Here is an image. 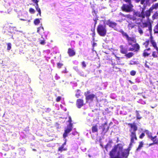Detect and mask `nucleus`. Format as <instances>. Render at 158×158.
Wrapping results in <instances>:
<instances>
[{"mask_svg":"<svg viewBox=\"0 0 158 158\" xmlns=\"http://www.w3.org/2000/svg\"><path fill=\"white\" fill-rule=\"evenodd\" d=\"M145 1V0H141L140 1V3L142 4H143Z\"/></svg>","mask_w":158,"mask_h":158,"instance_id":"52","label":"nucleus"},{"mask_svg":"<svg viewBox=\"0 0 158 158\" xmlns=\"http://www.w3.org/2000/svg\"><path fill=\"white\" fill-rule=\"evenodd\" d=\"M157 136L155 135L154 136H152L149 139H150L153 142H155L157 143H158V139H157Z\"/></svg>","mask_w":158,"mask_h":158,"instance_id":"25","label":"nucleus"},{"mask_svg":"<svg viewBox=\"0 0 158 158\" xmlns=\"http://www.w3.org/2000/svg\"><path fill=\"white\" fill-rule=\"evenodd\" d=\"M152 20H154L158 18V13L157 11L155 12L153 15H152Z\"/></svg>","mask_w":158,"mask_h":158,"instance_id":"29","label":"nucleus"},{"mask_svg":"<svg viewBox=\"0 0 158 158\" xmlns=\"http://www.w3.org/2000/svg\"><path fill=\"white\" fill-rule=\"evenodd\" d=\"M85 99L87 102L89 101L92 102L94 98H97L96 96L94 94H89V95H86L85 94Z\"/></svg>","mask_w":158,"mask_h":158,"instance_id":"12","label":"nucleus"},{"mask_svg":"<svg viewBox=\"0 0 158 158\" xmlns=\"http://www.w3.org/2000/svg\"><path fill=\"white\" fill-rule=\"evenodd\" d=\"M154 33H158V22L154 27Z\"/></svg>","mask_w":158,"mask_h":158,"instance_id":"30","label":"nucleus"},{"mask_svg":"<svg viewBox=\"0 0 158 158\" xmlns=\"http://www.w3.org/2000/svg\"><path fill=\"white\" fill-rule=\"evenodd\" d=\"M145 135L143 132H142L139 136V138L142 139L144 137Z\"/></svg>","mask_w":158,"mask_h":158,"instance_id":"40","label":"nucleus"},{"mask_svg":"<svg viewBox=\"0 0 158 158\" xmlns=\"http://www.w3.org/2000/svg\"><path fill=\"white\" fill-rule=\"evenodd\" d=\"M128 81L129 82H130L131 84H133V82L130 80H128Z\"/></svg>","mask_w":158,"mask_h":158,"instance_id":"57","label":"nucleus"},{"mask_svg":"<svg viewBox=\"0 0 158 158\" xmlns=\"http://www.w3.org/2000/svg\"><path fill=\"white\" fill-rule=\"evenodd\" d=\"M130 142L129 145L131 146L133 143H135L134 141L135 140H137V138L136 132H132L130 133Z\"/></svg>","mask_w":158,"mask_h":158,"instance_id":"7","label":"nucleus"},{"mask_svg":"<svg viewBox=\"0 0 158 158\" xmlns=\"http://www.w3.org/2000/svg\"><path fill=\"white\" fill-rule=\"evenodd\" d=\"M76 105L78 108H81L84 105L83 100L81 99H77L76 101Z\"/></svg>","mask_w":158,"mask_h":158,"instance_id":"15","label":"nucleus"},{"mask_svg":"<svg viewBox=\"0 0 158 158\" xmlns=\"http://www.w3.org/2000/svg\"><path fill=\"white\" fill-rule=\"evenodd\" d=\"M21 20H23V21L25 20H24V19H21Z\"/></svg>","mask_w":158,"mask_h":158,"instance_id":"64","label":"nucleus"},{"mask_svg":"<svg viewBox=\"0 0 158 158\" xmlns=\"http://www.w3.org/2000/svg\"><path fill=\"white\" fill-rule=\"evenodd\" d=\"M149 40H146L143 44V45H144L146 48H147L149 45Z\"/></svg>","mask_w":158,"mask_h":158,"instance_id":"35","label":"nucleus"},{"mask_svg":"<svg viewBox=\"0 0 158 158\" xmlns=\"http://www.w3.org/2000/svg\"><path fill=\"white\" fill-rule=\"evenodd\" d=\"M47 110L48 111H50L51 110V109L50 108H48L47 109Z\"/></svg>","mask_w":158,"mask_h":158,"instance_id":"59","label":"nucleus"},{"mask_svg":"<svg viewBox=\"0 0 158 158\" xmlns=\"http://www.w3.org/2000/svg\"><path fill=\"white\" fill-rule=\"evenodd\" d=\"M136 73V72L135 70H132L130 72V75L132 76H135Z\"/></svg>","mask_w":158,"mask_h":158,"instance_id":"38","label":"nucleus"},{"mask_svg":"<svg viewBox=\"0 0 158 158\" xmlns=\"http://www.w3.org/2000/svg\"><path fill=\"white\" fill-rule=\"evenodd\" d=\"M119 48H120V52L122 54H125L127 53V48H125L123 45H121L119 46Z\"/></svg>","mask_w":158,"mask_h":158,"instance_id":"16","label":"nucleus"},{"mask_svg":"<svg viewBox=\"0 0 158 158\" xmlns=\"http://www.w3.org/2000/svg\"><path fill=\"white\" fill-rule=\"evenodd\" d=\"M154 144H158V143H157L156 142V143L155 142H153V143H150L149 145V146H151Z\"/></svg>","mask_w":158,"mask_h":158,"instance_id":"46","label":"nucleus"},{"mask_svg":"<svg viewBox=\"0 0 158 158\" xmlns=\"http://www.w3.org/2000/svg\"><path fill=\"white\" fill-rule=\"evenodd\" d=\"M136 118L137 119H140L142 118V117L140 116L139 112L138 111H136Z\"/></svg>","mask_w":158,"mask_h":158,"instance_id":"34","label":"nucleus"},{"mask_svg":"<svg viewBox=\"0 0 158 158\" xmlns=\"http://www.w3.org/2000/svg\"><path fill=\"white\" fill-rule=\"evenodd\" d=\"M128 23L127 25V27L129 29H132L135 27L136 26V25L135 24L134 22H132L131 21L130 22H128Z\"/></svg>","mask_w":158,"mask_h":158,"instance_id":"17","label":"nucleus"},{"mask_svg":"<svg viewBox=\"0 0 158 158\" xmlns=\"http://www.w3.org/2000/svg\"><path fill=\"white\" fill-rule=\"evenodd\" d=\"M40 23V21L39 19H36L34 20V23L35 25H38Z\"/></svg>","mask_w":158,"mask_h":158,"instance_id":"31","label":"nucleus"},{"mask_svg":"<svg viewBox=\"0 0 158 158\" xmlns=\"http://www.w3.org/2000/svg\"><path fill=\"white\" fill-rule=\"evenodd\" d=\"M94 27H95L96 25V24L97 23V19H94Z\"/></svg>","mask_w":158,"mask_h":158,"instance_id":"49","label":"nucleus"},{"mask_svg":"<svg viewBox=\"0 0 158 158\" xmlns=\"http://www.w3.org/2000/svg\"><path fill=\"white\" fill-rule=\"evenodd\" d=\"M146 50H145L143 51V56L144 57H145L147 56H148L150 55V53L147 52L146 51Z\"/></svg>","mask_w":158,"mask_h":158,"instance_id":"32","label":"nucleus"},{"mask_svg":"<svg viewBox=\"0 0 158 158\" xmlns=\"http://www.w3.org/2000/svg\"><path fill=\"white\" fill-rule=\"evenodd\" d=\"M134 55V54L132 52H129L125 54V56L128 58L131 57Z\"/></svg>","mask_w":158,"mask_h":158,"instance_id":"28","label":"nucleus"},{"mask_svg":"<svg viewBox=\"0 0 158 158\" xmlns=\"http://www.w3.org/2000/svg\"><path fill=\"white\" fill-rule=\"evenodd\" d=\"M29 11L31 14H34L35 13V10L34 9L32 8H30L29 9Z\"/></svg>","mask_w":158,"mask_h":158,"instance_id":"36","label":"nucleus"},{"mask_svg":"<svg viewBox=\"0 0 158 158\" xmlns=\"http://www.w3.org/2000/svg\"><path fill=\"white\" fill-rule=\"evenodd\" d=\"M97 32L101 36H105L107 33V29L106 25L99 24L97 27Z\"/></svg>","mask_w":158,"mask_h":158,"instance_id":"5","label":"nucleus"},{"mask_svg":"<svg viewBox=\"0 0 158 158\" xmlns=\"http://www.w3.org/2000/svg\"><path fill=\"white\" fill-rule=\"evenodd\" d=\"M144 132L146 134L148 139L152 136V133L148 130H145Z\"/></svg>","mask_w":158,"mask_h":158,"instance_id":"19","label":"nucleus"},{"mask_svg":"<svg viewBox=\"0 0 158 158\" xmlns=\"http://www.w3.org/2000/svg\"><path fill=\"white\" fill-rule=\"evenodd\" d=\"M90 92L89 91H87L86 92H85L84 93V95L85 96V94L86 95H89L90 94Z\"/></svg>","mask_w":158,"mask_h":158,"instance_id":"48","label":"nucleus"},{"mask_svg":"<svg viewBox=\"0 0 158 158\" xmlns=\"http://www.w3.org/2000/svg\"><path fill=\"white\" fill-rule=\"evenodd\" d=\"M67 150L66 148H64L63 145H61L58 149V151L61 152L63 151H65Z\"/></svg>","mask_w":158,"mask_h":158,"instance_id":"26","label":"nucleus"},{"mask_svg":"<svg viewBox=\"0 0 158 158\" xmlns=\"http://www.w3.org/2000/svg\"><path fill=\"white\" fill-rule=\"evenodd\" d=\"M35 8L36 10L38 12V14H39L40 15V16H41V10H40V8L39 7L38 3H35Z\"/></svg>","mask_w":158,"mask_h":158,"instance_id":"24","label":"nucleus"},{"mask_svg":"<svg viewBox=\"0 0 158 158\" xmlns=\"http://www.w3.org/2000/svg\"><path fill=\"white\" fill-rule=\"evenodd\" d=\"M144 65L146 67L148 68H149V66L147 64V62H146L145 63Z\"/></svg>","mask_w":158,"mask_h":158,"instance_id":"50","label":"nucleus"},{"mask_svg":"<svg viewBox=\"0 0 158 158\" xmlns=\"http://www.w3.org/2000/svg\"><path fill=\"white\" fill-rule=\"evenodd\" d=\"M157 9H158V2L153 4L148 10L144 11L143 10L140 13L139 12L136 15L137 16L142 18V19H144L145 17H146V21H144L145 22L142 23L143 26H141L143 28L148 27V30L150 32H151L152 30V22L149 19V17L151 15V13L152 12L153 10Z\"/></svg>","mask_w":158,"mask_h":158,"instance_id":"1","label":"nucleus"},{"mask_svg":"<svg viewBox=\"0 0 158 158\" xmlns=\"http://www.w3.org/2000/svg\"><path fill=\"white\" fill-rule=\"evenodd\" d=\"M150 48H149L146 50H147V51H149V50H150Z\"/></svg>","mask_w":158,"mask_h":158,"instance_id":"61","label":"nucleus"},{"mask_svg":"<svg viewBox=\"0 0 158 158\" xmlns=\"http://www.w3.org/2000/svg\"><path fill=\"white\" fill-rule=\"evenodd\" d=\"M34 3H38L39 0H31Z\"/></svg>","mask_w":158,"mask_h":158,"instance_id":"47","label":"nucleus"},{"mask_svg":"<svg viewBox=\"0 0 158 158\" xmlns=\"http://www.w3.org/2000/svg\"><path fill=\"white\" fill-rule=\"evenodd\" d=\"M66 144V142H65L62 145H63L64 146Z\"/></svg>","mask_w":158,"mask_h":158,"instance_id":"56","label":"nucleus"},{"mask_svg":"<svg viewBox=\"0 0 158 158\" xmlns=\"http://www.w3.org/2000/svg\"><path fill=\"white\" fill-rule=\"evenodd\" d=\"M80 96V94H75L76 97L77 98H78Z\"/></svg>","mask_w":158,"mask_h":158,"instance_id":"51","label":"nucleus"},{"mask_svg":"<svg viewBox=\"0 0 158 158\" xmlns=\"http://www.w3.org/2000/svg\"><path fill=\"white\" fill-rule=\"evenodd\" d=\"M61 98L60 96H58L57 97V98L56 99V101L57 102H59L61 99Z\"/></svg>","mask_w":158,"mask_h":158,"instance_id":"43","label":"nucleus"},{"mask_svg":"<svg viewBox=\"0 0 158 158\" xmlns=\"http://www.w3.org/2000/svg\"><path fill=\"white\" fill-rule=\"evenodd\" d=\"M57 67L59 68H60L63 65V64L58 63L57 64Z\"/></svg>","mask_w":158,"mask_h":158,"instance_id":"42","label":"nucleus"},{"mask_svg":"<svg viewBox=\"0 0 158 158\" xmlns=\"http://www.w3.org/2000/svg\"><path fill=\"white\" fill-rule=\"evenodd\" d=\"M143 19H141V20H136L134 22L136 24L139 25L141 24V22L142 21Z\"/></svg>","mask_w":158,"mask_h":158,"instance_id":"33","label":"nucleus"},{"mask_svg":"<svg viewBox=\"0 0 158 158\" xmlns=\"http://www.w3.org/2000/svg\"><path fill=\"white\" fill-rule=\"evenodd\" d=\"M128 4H123L121 7L122 10L124 12L129 13L132 11L133 6L132 4V0H123Z\"/></svg>","mask_w":158,"mask_h":158,"instance_id":"3","label":"nucleus"},{"mask_svg":"<svg viewBox=\"0 0 158 158\" xmlns=\"http://www.w3.org/2000/svg\"><path fill=\"white\" fill-rule=\"evenodd\" d=\"M67 53L70 57L76 55L75 51L73 48H69L68 49Z\"/></svg>","mask_w":158,"mask_h":158,"instance_id":"13","label":"nucleus"},{"mask_svg":"<svg viewBox=\"0 0 158 158\" xmlns=\"http://www.w3.org/2000/svg\"><path fill=\"white\" fill-rule=\"evenodd\" d=\"M144 144L143 141H141L139 143V145L136 149V151H138L141 150V148L143 147Z\"/></svg>","mask_w":158,"mask_h":158,"instance_id":"20","label":"nucleus"},{"mask_svg":"<svg viewBox=\"0 0 158 158\" xmlns=\"http://www.w3.org/2000/svg\"><path fill=\"white\" fill-rule=\"evenodd\" d=\"M106 24L110 27L114 28V29H115V28L116 27L117 24L116 23L113 22L110 19L107 20L106 21Z\"/></svg>","mask_w":158,"mask_h":158,"instance_id":"11","label":"nucleus"},{"mask_svg":"<svg viewBox=\"0 0 158 158\" xmlns=\"http://www.w3.org/2000/svg\"><path fill=\"white\" fill-rule=\"evenodd\" d=\"M119 32L122 34L123 37L126 38V40L128 42L129 45H132V42L133 43H136V40L135 37H129L127 33L124 32L123 30H121L119 31Z\"/></svg>","mask_w":158,"mask_h":158,"instance_id":"4","label":"nucleus"},{"mask_svg":"<svg viewBox=\"0 0 158 158\" xmlns=\"http://www.w3.org/2000/svg\"><path fill=\"white\" fill-rule=\"evenodd\" d=\"M115 56L116 57V58L118 60H119L120 58L118 57L116 55H115Z\"/></svg>","mask_w":158,"mask_h":158,"instance_id":"54","label":"nucleus"},{"mask_svg":"<svg viewBox=\"0 0 158 158\" xmlns=\"http://www.w3.org/2000/svg\"><path fill=\"white\" fill-rule=\"evenodd\" d=\"M127 155V153L124 152H123V150L120 152V156L122 158H126Z\"/></svg>","mask_w":158,"mask_h":158,"instance_id":"23","label":"nucleus"},{"mask_svg":"<svg viewBox=\"0 0 158 158\" xmlns=\"http://www.w3.org/2000/svg\"><path fill=\"white\" fill-rule=\"evenodd\" d=\"M123 148L121 144L118 143L115 145L109 152L110 158H122L120 156V154Z\"/></svg>","mask_w":158,"mask_h":158,"instance_id":"2","label":"nucleus"},{"mask_svg":"<svg viewBox=\"0 0 158 158\" xmlns=\"http://www.w3.org/2000/svg\"><path fill=\"white\" fill-rule=\"evenodd\" d=\"M92 131L93 133L98 132V126L97 125L93 126L92 127Z\"/></svg>","mask_w":158,"mask_h":158,"instance_id":"21","label":"nucleus"},{"mask_svg":"<svg viewBox=\"0 0 158 158\" xmlns=\"http://www.w3.org/2000/svg\"><path fill=\"white\" fill-rule=\"evenodd\" d=\"M133 47L129 48L128 50L129 51H134L135 52H138L140 48V47L138 43H135V44H132L131 45Z\"/></svg>","mask_w":158,"mask_h":158,"instance_id":"9","label":"nucleus"},{"mask_svg":"<svg viewBox=\"0 0 158 158\" xmlns=\"http://www.w3.org/2000/svg\"><path fill=\"white\" fill-rule=\"evenodd\" d=\"M37 32L40 34L44 33V28L42 26H40L37 28Z\"/></svg>","mask_w":158,"mask_h":158,"instance_id":"22","label":"nucleus"},{"mask_svg":"<svg viewBox=\"0 0 158 158\" xmlns=\"http://www.w3.org/2000/svg\"><path fill=\"white\" fill-rule=\"evenodd\" d=\"M64 73H67V70L66 69L64 70Z\"/></svg>","mask_w":158,"mask_h":158,"instance_id":"60","label":"nucleus"},{"mask_svg":"<svg viewBox=\"0 0 158 158\" xmlns=\"http://www.w3.org/2000/svg\"><path fill=\"white\" fill-rule=\"evenodd\" d=\"M68 122L69 123V125H70L71 124L72 126H73V124L72 123V119H71V117L70 116H69V120H68Z\"/></svg>","mask_w":158,"mask_h":158,"instance_id":"37","label":"nucleus"},{"mask_svg":"<svg viewBox=\"0 0 158 158\" xmlns=\"http://www.w3.org/2000/svg\"><path fill=\"white\" fill-rule=\"evenodd\" d=\"M150 42L152 46L156 49L157 51L158 50V48L156 44L155 41L153 40L152 37V36L150 37Z\"/></svg>","mask_w":158,"mask_h":158,"instance_id":"18","label":"nucleus"},{"mask_svg":"<svg viewBox=\"0 0 158 158\" xmlns=\"http://www.w3.org/2000/svg\"><path fill=\"white\" fill-rule=\"evenodd\" d=\"M109 128V126L106 123L102 124V125L99 127V129L102 130V132H104L105 133L107 132Z\"/></svg>","mask_w":158,"mask_h":158,"instance_id":"10","label":"nucleus"},{"mask_svg":"<svg viewBox=\"0 0 158 158\" xmlns=\"http://www.w3.org/2000/svg\"><path fill=\"white\" fill-rule=\"evenodd\" d=\"M40 43L42 45H44L45 44V40H41Z\"/></svg>","mask_w":158,"mask_h":158,"instance_id":"45","label":"nucleus"},{"mask_svg":"<svg viewBox=\"0 0 158 158\" xmlns=\"http://www.w3.org/2000/svg\"><path fill=\"white\" fill-rule=\"evenodd\" d=\"M119 14L122 16L126 17L127 18H130V19H132L133 21H135L136 20H141V19L140 18H136L134 17L131 18V15L129 14L125 15L121 12Z\"/></svg>","mask_w":158,"mask_h":158,"instance_id":"14","label":"nucleus"},{"mask_svg":"<svg viewBox=\"0 0 158 158\" xmlns=\"http://www.w3.org/2000/svg\"><path fill=\"white\" fill-rule=\"evenodd\" d=\"M93 12H95V10H93Z\"/></svg>","mask_w":158,"mask_h":158,"instance_id":"63","label":"nucleus"},{"mask_svg":"<svg viewBox=\"0 0 158 158\" xmlns=\"http://www.w3.org/2000/svg\"><path fill=\"white\" fill-rule=\"evenodd\" d=\"M127 125L130 126L129 131L130 133L132 132H136V131L137 130L138 127L135 123H128Z\"/></svg>","mask_w":158,"mask_h":158,"instance_id":"8","label":"nucleus"},{"mask_svg":"<svg viewBox=\"0 0 158 158\" xmlns=\"http://www.w3.org/2000/svg\"><path fill=\"white\" fill-rule=\"evenodd\" d=\"M138 31L139 33L140 34H142L143 33V31L142 29H140L139 27H138Z\"/></svg>","mask_w":158,"mask_h":158,"instance_id":"44","label":"nucleus"},{"mask_svg":"<svg viewBox=\"0 0 158 158\" xmlns=\"http://www.w3.org/2000/svg\"><path fill=\"white\" fill-rule=\"evenodd\" d=\"M11 48V44L10 43H8L7 44V50H10Z\"/></svg>","mask_w":158,"mask_h":158,"instance_id":"39","label":"nucleus"},{"mask_svg":"<svg viewBox=\"0 0 158 158\" xmlns=\"http://www.w3.org/2000/svg\"><path fill=\"white\" fill-rule=\"evenodd\" d=\"M93 36H94L95 34V32H93Z\"/></svg>","mask_w":158,"mask_h":158,"instance_id":"58","label":"nucleus"},{"mask_svg":"<svg viewBox=\"0 0 158 158\" xmlns=\"http://www.w3.org/2000/svg\"><path fill=\"white\" fill-rule=\"evenodd\" d=\"M157 1V0H152V2H156Z\"/></svg>","mask_w":158,"mask_h":158,"instance_id":"62","label":"nucleus"},{"mask_svg":"<svg viewBox=\"0 0 158 158\" xmlns=\"http://www.w3.org/2000/svg\"><path fill=\"white\" fill-rule=\"evenodd\" d=\"M105 148L106 149V150L107 151V145H106L105 146Z\"/></svg>","mask_w":158,"mask_h":158,"instance_id":"55","label":"nucleus"},{"mask_svg":"<svg viewBox=\"0 0 158 158\" xmlns=\"http://www.w3.org/2000/svg\"><path fill=\"white\" fill-rule=\"evenodd\" d=\"M81 65L83 68H85L86 67V64L85 62L84 61H83L81 62Z\"/></svg>","mask_w":158,"mask_h":158,"instance_id":"41","label":"nucleus"},{"mask_svg":"<svg viewBox=\"0 0 158 158\" xmlns=\"http://www.w3.org/2000/svg\"><path fill=\"white\" fill-rule=\"evenodd\" d=\"M91 31L93 32H95V27H94L93 29H91Z\"/></svg>","mask_w":158,"mask_h":158,"instance_id":"53","label":"nucleus"},{"mask_svg":"<svg viewBox=\"0 0 158 158\" xmlns=\"http://www.w3.org/2000/svg\"><path fill=\"white\" fill-rule=\"evenodd\" d=\"M73 127L71 124L67 125L66 127L65 128L64 132L63 134L64 138L65 139L68 136V134L72 131Z\"/></svg>","mask_w":158,"mask_h":158,"instance_id":"6","label":"nucleus"},{"mask_svg":"<svg viewBox=\"0 0 158 158\" xmlns=\"http://www.w3.org/2000/svg\"><path fill=\"white\" fill-rule=\"evenodd\" d=\"M152 56L154 58H158V50L157 51H153L152 52Z\"/></svg>","mask_w":158,"mask_h":158,"instance_id":"27","label":"nucleus"}]
</instances>
